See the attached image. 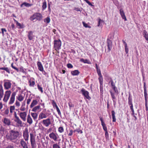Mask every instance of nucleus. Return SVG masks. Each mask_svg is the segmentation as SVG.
<instances>
[{"label": "nucleus", "mask_w": 148, "mask_h": 148, "mask_svg": "<svg viewBox=\"0 0 148 148\" xmlns=\"http://www.w3.org/2000/svg\"><path fill=\"white\" fill-rule=\"evenodd\" d=\"M6 138L8 140L13 141L20 138V133L17 131L11 130L9 133L7 134Z\"/></svg>", "instance_id": "1"}, {"label": "nucleus", "mask_w": 148, "mask_h": 148, "mask_svg": "<svg viewBox=\"0 0 148 148\" xmlns=\"http://www.w3.org/2000/svg\"><path fill=\"white\" fill-rule=\"evenodd\" d=\"M42 16L41 14L39 13H36L30 17L29 19L31 21H33L35 19L40 21L42 19Z\"/></svg>", "instance_id": "2"}, {"label": "nucleus", "mask_w": 148, "mask_h": 148, "mask_svg": "<svg viewBox=\"0 0 148 148\" xmlns=\"http://www.w3.org/2000/svg\"><path fill=\"white\" fill-rule=\"evenodd\" d=\"M146 84L145 82H144V96L145 98V106L146 107V110L147 111L148 110V107L147 106V90H146Z\"/></svg>", "instance_id": "3"}, {"label": "nucleus", "mask_w": 148, "mask_h": 148, "mask_svg": "<svg viewBox=\"0 0 148 148\" xmlns=\"http://www.w3.org/2000/svg\"><path fill=\"white\" fill-rule=\"evenodd\" d=\"M30 135L32 147V148H34L36 145L35 136H34L33 133H31Z\"/></svg>", "instance_id": "4"}, {"label": "nucleus", "mask_w": 148, "mask_h": 148, "mask_svg": "<svg viewBox=\"0 0 148 148\" xmlns=\"http://www.w3.org/2000/svg\"><path fill=\"white\" fill-rule=\"evenodd\" d=\"M11 81L9 80L5 79L4 80L3 86L6 90H8L10 88L11 86Z\"/></svg>", "instance_id": "5"}, {"label": "nucleus", "mask_w": 148, "mask_h": 148, "mask_svg": "<svg viewBox=\"0 0 148 148\" xmlns=\"http://www.w3.org/2000/svg\"><path fill=\"white\" fill-rule=\"evenodd\" d=\"M81 92L82 93V95H84L86 99L90 100L91 97L89 96V92L86 90L84 88H82L81 90Z\"/></svg>", "instance_id": "6"}, {"label": "nucleus", "mask_w": 148, "mask_h": 148, "mask_svg": "<svg viewBox=\"0 0 148 148\" xmlns=\"http://www.w3.org/2000/svg\"><path fill=\"white\" fill-rule=\"evenodd\" d=\"M11 93V92L10 90H7L5 92L4 97L3 99L4 102H6L8 101L10 96Z\"/></svg>", "instance_id": "7"}, {"label": "nucleus", "mask_w": 148, "mask_h": 148, "mask_svg": "<svg viewBox=\"0 0 148 148\" xmlns=\"http://www.w3.org/2000/svg\"><path fill=\"white\" fill-rule=\"evenodd\" d=\"M45 126L47 127L51 124L50 119L48 118L46 119L43 120L42 122Z\"/></svg>", "instance_id": "8"}, {"label": "nucleus", "mask_w": 148, "mask_h": 148, "mask_svg": "<svg viewBox=\"0 0 148 148\" xmlns=\"http://www.w3.org/2000/svg\"><path fill=\"white\" fill-rule=\"evenodd\" d=\"M16 95V92H13L12 93L11 97H10V99L9 102V104H12L14 103L15 100V97Z\"/></svg>", "instance_id": "9"}, {"label": "nucleus", "mask_w": 148, "mask_h": 148, "mask_svg": "<svg viewBox=\"0 0 148 148\" xmlns=\"http://www.w3.org/2000/svg\"><path fill=\"white\" fill-rule=\"evenodd\" d=\"M19 115L20 118L24 121L26 120V113L25 112H21L19 113Z\"/></svg>", "instance_id": "10"}, {"label": "nucleus", "mask_w": 148, "mask_h": 148, "mask_svg": "<svg viewBox=\"0 0 148 148\" xmlns=\"http://www.w3.org/2000/svg\"><path fill=\"white\" fill-rule=\"evenodd\" d=\"M99 118L101 122V125L103 127V130H104L105 132L108 131L107 127L106 126V125L103 121V118L101 117H99Z\"/></svg>", "instance_id": "11"}, {"label": "nucleus", "mask_w": 148, "mask_h": 148, "mask_svg": "<svg viewBox=\"0 0 148 148\" xmlns=\"http://www.w3.org/2000/svg\"><path fill=\"white\" fill-rule=\"evenodd\" d=\"M2 121L5 125L9 126L11 124L10 121L8 118H4L2 120Z\"/></svg>", "instance_id": "12"}, {"label": "nucleus", "mask_w": 148, "mask_h": 148, "mask_svg": "<svg viewBox=\"0 0 148 148\" xmlns=\"http://www.w3.org/2000/svg\"><path fill=\"white\" fill-rule=\"evenodd\" d=\"M23 136L25 141H27L28 140L29 135L27 130L23 132Z\"/></svg>", "instance_id": "13"}, {"label": "nucleus", "mask_w": 148, "mask_h": 148, "mask_svg": "<svg viewBox=\"0 0 148 148\" xmlns=\"http://www.w3.org/2000/svg\"><path fill=\"white\" fill-rule=\"evenodd\" d=\"M57 134H56L52 132L49 134V136L51 138L53 139L55 141H56L57 139Z\"/></svg>", "instance_id": "14"}, {"label": "nucleus", "mask_w": 148, "mask_h": 148, "mask_svg": "<svg viewBox=\"0 0 148 148\" xmlns=\"http://www.w3.org/2000/svg\"><path fill=\"white\" fill-rule=\"evenodd\" d=\"M14 121L18 124V126L20 127H22L23 125V123L21 121L20 119L19 118L15 119Z\"/></svg>", "instance_id": "15"}, {"label": "nucleus", "mask_w": 148, "mask_h": 148, "mask_svg": "<svg viewBox=\"0 0 148 148\" xmlns=\"http://www.w3.org/2000/svg\"><path fill=\"white\" fill-rule=\"evenodd\" d=\"M119 13L122 18L124 19L125 21H126L127 20V19L122 8H121L120 9Z\"/></svg>", "instance_id": "16"}, {"label": "nucleus", "mask_w": 148, "mask_h": 148, "mask_svg": "<svg viewBox=\"0 0 148 148\" xmlns=\"http://www.w3.org/2000/svg\"><path fill=\"white\" fill-rule=\"evenodd\" d=\"M20 143L23 148H28L26 143L24 140L23 139L21 140Z\"/></svg>", "instance_id": "17"}, {"label": "nucleus", "mask_w": 148, "mask_h": 148, "mask_svg": "<svg viewBox=\"0 0 148 148\" xmlns=\"http://www.w3.org/2000/svg\"><path fill=\"white\" fill-rule=\"evenodd\" d=\"M54 46H61V42L60 39L55 40L54 41Z\"/></svg>", "instance_id": "18"}, {"label": "nucleus", "mask_w": 148, "mask_h": 148, "mask_svg": "<svg viewBox=\"0 0 148 148\" xmlns=\"http://www.w3.org/2000/svg\"><path fill=\"white\" fill-rule=\"evenodd\" d=\"M37 65L38 67V69L40 71H43V68L40 62H38L37 63Z\"/></svg>", "instance_id": "19"}, {"label": "nucleus", "mask_w": 148, "mask_h": 148, "mask_svg": "<svg viewBox=\"0 0 148 148\" xmlns=\"http://www.w3.org/2000/svg\"><path fill=\"white\" fill-rule=\"evenodd\" d=\"M47 117L46 115L42 112H41L39 116L38 120H40L44 118H46Z\"/></svg>", "instance_id": "20"}, {"label": "nucleus", "mask_w": 148, "mask_h": 148, "mask_svg": "<svg viewBox=\"0 0 148 148\" xmlns=\"http://www.w3.org/2000/svg\"><path fill=\"white\" fill-rule=\"evenodd\" d=\"M28 37L29 39L30 40H32L33 38V32L31 31H29L28 33Z\"/></svg>", "instance_id": "21"}, {"label": "nucleus", "mask_w": 148, "mask_h": 148, "mask_svg": "<svg viewBox=\"0 0 148 148\" xmlns=\"http://www.w3.org/2000/svg\"><path fill=\"white\" fill-rule=\"evenodd\" d=\"M110 92L114 104L115 105L116 103V101H115L114 100V99H116V97L114 96V93H113L112 92V90H110Z\"/></svg>", "instance_id": "22"}, {"label": "nucleus", "mask_w": 148, "mask_h": 148, "mask_svg": "<svg viewBox=\"0 0 148 148\" xmlns=\"http://www.w3.org/2000/svg\"><path fill=\"white\" fill-rule=\"evenodd\" d=\"M71 74L73 76L77 75H78L80 72H79L78 70H75L73 71H72L71 72Z\"/></svg>", "instance_id": "23"}, {"label": "nucleus", "mask_w": 148, "mask_h": 148, "mask_svg": "<svg viewBox=\"0 0 148 148\" xmlns=\"http://www.w3.org/2000/svg\"><path fill=\"white\" fill-rule=\"evenodd\" d=\"M3 95V88L2 86L0 85V99L2 98Z\"/></svg>", "instance_id": "24"}, {"label": "nucleus", "mask_w": 148, "mask_h": 148, "mask_svg": "<svg viewBox=\"0 0 148 148\" xmlns=\"http://www.w3.org/2000/svg\"><path fill=\"white\" fill-rule=\"evenodd\" d=\"M38 103V101L36 100H33L30 106V108H32L35 105H36Z\"/></svg>", "instance_id": "25"}, {"label": "nucleus", "mask_w": 148, "mask_h": 148, "mask_svg": "<svg viewBox=\"0 0 148 148\" xmlns=\"http://www.w3.org/2000/svg\"><path fill=\"white\" fill-rule=\"evenodd\" d=\"M27 121L30 124H31L32 123V120L29 114L27 116Z\"/></svg>", "instance_id": "26"}, {"label": "nucleus", "mask_w": 148, "mask_h": 148, "mask_svg": "<svg viewBox=\"0 0 148 148\" xmlns=\"http://www.w3.org/2000/svg\"><path fill=\"white\" fill-rule=\"evenodd\" d=\"M111 113L112 118V121L113 122H115L116 121V119L115 115V112L114 110H112L111 111Z\"/></svg>", "instance_id": "27"}, {"label": "nucleus", "mask_w": 148, "mask_h": 148, "mask_svg": "<svg viewBox=\"0 0 148 148\" xmlns=\"http://www.w3.org/2000/svg\"><path fill=\"white\" fill-rule=\"evenodd\" d=\"M31 4H30L26 2H24L21 4V7H23V6H24L25 7H28L31 6Z\"/></svg>", "instance_id": "28"}, {"label": "nucleus", "mask_w": 148, "mask_h": 148, "mask_svg": "<svg viewBox=\"0 0 148 148\" xmlns=\"http://www.w3.org/2000/svg\"><path fill=\"white\" fill-rule=\"evenodd\" d=\"M128 103L129 105L133 104L132 103V98L131 97V94L130 93H129V94Z\"/></svg>", "instance_id": "29"}, {"label": "nucleus", "mask_w": 148, "mask_h": 148, "mask_svg": "<svg viewBox=\"0 0 148 148\" xmlns=\"http://www.w3.org/2000/svg\"><path fill=\"white\" fill-rule=\"evenodd\" d=\"M144 36L145 37L146 40L148 42V34L146 31H144L143 32Z\"/></svg>", "instance_id": "30"}, {"label": "nucleus", "mask_w": 148, "mask_h": 148, "mask_svg": "<svg viewBox=\"0 0 148 148\" xmlns=\"http://www.w3.org/2000/svg\"><path fill=\"white\" fill-rule=\"evenodd\" d=\"M31 115L34 120H35L37 119L38 116L37 113H31Z\"/></svg>", "instance_id": "31"}, {"label": "nucleus", "mask_w": 148, "mask_h": 148, "mask_svg": "<svg viewBox=\"0 0 148 148\" xmlns=\"http://www.w3.org/2000/svg\"><path fill=\"white\" fill-rule=\"evenodd\" d=\"M16 98L20 101H22L24 98V97L21 95H18V97H16Z\"/></svg>", "instance_id": "32"}, {"label": "nucleus", "mask_w": 148, "mask_h": 148, "mask_svg": "<svg viewBox=\"0 0 148 148\" xmlns=\"http://www.w3.org/2000/svg\"><path fill=\"white\" fill-rule=\"evenodd\" d=\"M99 83H103V78L102 75L101 74H99Z\"/></svg>", "instance_id": "33"}, {"label": "nucleus", "mask_w": 148, "mask_h": 148, "mask_svg": "<svg viewBox=\"0 0 148 148\" xmlns=\"http://www.w3.org/2000/svg\"><path fill=\"white\" fill-rule=\"evenodd\" d=\"M40 106L39 105L35 106L32 109V111L36 112L37 110H38L40 109Z\"/></svg>", "instance_id": "34"}, {"label": "nucleus", "mask_w": 148, "mask_h": 148, "mask_svg": "<svg viewBox=\"0 0 148 148\" xmlns=\"http://www.w3.org/2000/svg\"><path fill=\"white\" fill-rule=\"evenodd\" d=\"M29 86H30L34 87V85L35 84V82L34 81H31V80L29 81Z\"/></svg>", "instance_id": "35"}, {"label": "nucleus", "mask_w": 148, "mask_h": 148, "mask_svg": "<svg viewBox=\"0 0 148 148\" xmlns=\"http://www.w3.org/2000/svg\"><path fill=\"white\" fill-rule=\"evenodd\" d=\"M5 130V127H3L2 126L0 127V133L1 134H3Z\"/></svg>", "instance_id": "36"}, {"label": "nucleus", "mask_w": 148, "mask_h": 148, "mask_svg": "<svg viewBox=\"0 0 148 148\" xmlns=\"http://www.w3.org/2000/svg\"><path fill=\"white\" fill-rule=\"evenodd\" d=\"M0 70H4L6 71L7 73H10V71L9 69L7 67L0 68Z\"/></svg>", "instance_id": "37"}, {"label": "nucleus", "mask_w": 148, "mask_h": 148, "mask_svg": "<svg viewBox=\"0 0 148 148\" xmlns=\"http://www.w3.org/2000/svg\"><path fill=\"white\" fill-rule=\"evenodd\" d=\"M107 46H112V41L111 40H109L108 39H107Z\"/></svg>", "instance_id": "38"}, {"label": "nucleus", "mask_w": 148, "mask_h": 148, "mask_svg": "<svg viewBox=\"0 0 148 148\" xmlns=\"http://www.w3.org/2000/svg\"><path fill=\"white\" fill-rule=\"evenodd\" d=\"M52 148H60L59 145L57 143L53 144L52 146Z\"/></svg>", "instance_id": "39"}, {"label": "nucleus", "mask_w": 148, "mask_h": 148, "mask_svg": "<svg viewBox=\"0 0 148 148\" xmlns=\"http://www.w3.org/2000/svg\"><path fill=\"white\" fill-rule=\"evenodd\" d=\"M16 25L18 28H22L23 27V25L17 21H16Z\"/></svg>", "instance_id": "40"}, {"label": "nucleus", "mask_w": 148, "mask_h": 148, "mask_svg": "<svg viewBox=\"0 0 148 148\" xmlns=\"http://www.w3.org/2000/svg\"><path fill=\"white\" fill-rule=\"evenodd\" d=\"M20 71L22 72L23 73H25V75L27 74V72L25 71V69H24L23 67H21L20 68Z\"/></svg>", "instance_id": "41"}, {"label": "nucleus", "mask_w": 148, "mask_h": 148, "mask_svg": "<svg viewBox=\"0 0 148 148\" xmlns=\"http://www.w3.org/2000/svg\"><path fill=\"white\" fill-rule=\"evenodd\" d=\"M112 88L113 89L116 94H117L118 93V91L117 88L115 86L112 87Z\"/></svg>", "instance_id": "42"}, {"label": "nucleus", "mask_w": 148, "mask_h": 148, "mask_svg": "<svg viewBox=\"0 0 148 148\" xmlns=\"http://www.w3.org/2000/svg\"><path fill=\"white\" fill-rule=\"evenodd\" d=\"M50 18L49 17H47L46 18H45L44 20V22L47 23H48L50 22Z\"/></svg>", "instance_id": "43"}, {"label": "nucleus", "mask_w": 148, "mask_h": 148, "mask_svg": "<svg viewBox=\"0 0 148 148\" xmlns=\"http://www.w3.org/2000/svg\"><path fill=\"white\" fill-rule=\"evenodd\" d=\"M15 109V106H11L10 108V112L11 113L13 112V111Z\"/></svg>", "instance_id": "44"}, {"label": "nucleus", "mask_w": 148, "mask_h": 148, "mask_svg": "<svg viewBox=\"0 0 148 148\" xmlns=\"http://www.w3.org/2000/svg\"><path fill=\"white\" fill-rule=\"evenodd\" d=\"M47 7L46 2L45 1L43 3V5H42V8L43 10L45 9Z\"/></svg>", "instance_id": "45"}, {"label": "nucleus", "mask_w": 148, "mask_h": 148, "mask_svg": "<svg viewBox=\"0 0 148 148\" xmlns=\"http://www.w3.org/2000/svg\"><path fill=\"white\" fill-rule=\"evenodd\" d=\"M60 47H53V49L56 51L58 53H59V50L60 49Z\"/></svg>", "instance_id": "46"}, {"label": "nucleus", "mask_w": 148, "mask_h": 148, "mask_svg": "<svg viewBox=\"0 0 148 148\" xmlns=\"http://www.w3.org/2000/svg\"><path fill=\"white\" fill-rule=\"evenodd\" d=\"M37 87L38 90L40 91L42 93L43 92L42 88L41 87L39 84L37 85Z\"/></svg>", "instance_id": "47"}, {"label": "nucleus", "mask_w": 148, "mask_h": 148, "mask_svg": "<svg viewBox=\"0 0 148 148\" xmlns=\"http://www.w3.org/2000/svg\"><path fill=\"white\" fill-rule=\"evenodd\" d=\"M58 131L60 133H62L64 131V129L62 127H60L58 129Z\"/></svg>", "instance_id": "48"}, {"label": "nucleus", "mask_w": 148, "mask_h": 148, "mask_svg": "<svg viewBox=\"0 0 148 148\" xmlns=\"http://www.w3.org/2000/svg\"><path fill=\"white\" fill-rule=\"evenodd\" d=\"M1 30L2 31V33L3 34V36H4V32H6L7 30L5 28H1Z\"/></svg>", "instance_id": "49"}, {"label": "nucleus", "mask_w": 148, "mask_h": 148, "mask_svg": "<svg viewBox=\"0 0 148 148\" xmlns=\"http://www.w3.org/2000/svg\"><path fill=\"white\" fill-rule=\"evenodd\" d=\"M52 103L53 107L55 106L56 108V107H58V106L57 105L56 103L54 100H53L52 101Z\"/></svg>", "instance_id": "50"}, {"label": "nucleus", "mask_w": 148, "mask_h": 148, "mask_svg": "<svg viewBox=\"0 0 148 148\" xmlns=\"http://www.w3.org/2000/svg\"><path fill=\"white\" fill-rule=\"evenodd\" d=\"M105 137H106V138L107 139H108L109 138V136L108 131L105 132Z\"/></svg>", "instance_id": "51"}, {"label": "nucleus", "mask_w": 148, "mask_h": 148, "mask_svg": "<svg viewBox=\"0 0 148 148\" xmlns=\"http://www.w3.org/2000/svg\"><path fill=\"white\" fill-rule=\"evenodd\" d=\"M67 66L68 68L71 69L73 68V66L70 63L68 64Z\"/></svg>", "instance_id": "52"}, {"label": "nucleus", "mask_w": 148, "mask_h": 148, "mask_svg": "<svg viewBox=\"0 0 148 148\" xmlns=\"http://www.w3.org/2000/svg\"><path fill=\"white\" fill-rule=\"evenodd\" d=\"M68 105L70 109L74 106V105H73L72 103L71 102H69L68 103Z\"/></svg>", "instance_id": "53"}, {"label": "nucleus", "mask_w": 148, "mask_h": 148, "mask_svg": "<svg viewBox=\"0 0 148 148\" xmlns=\"http://www.w3.org/2000/svg\"><path fill=\"white\" fill-rule=\"evenodd\" d=\"M74 132H77L78 133H82L83 132L82 130L79 129H77L74 131Z\"/></svg>", "instance_id": "54"}, {"label": "nucleus", "mask_w": 148, "mask_h": 148, "mask_svg": "<svg viewBox=\"0 0 148 148\" xmlns=\"http://www.w3.org/2000/svg\"><path fill=\"white\" fill-rule=\"evenodd\" d=\"M84 63H88V64H91V62L89 61L87 59H86L84 60Z\"/></svg>", "instance_id": "55"}, {"label": "nucleus", "mask_w": 148, "mask_h": 148, "mask_svg": "<svg viewBox=\"0 0 148 148\" xmlns=\"http://www.w3.org/2000/svg\"><path fill=\"white\" fill-rule=\"evenodd\" d=\"M110 79V80L111 85L112 87L114 86H115L114 84H113V82L111 78H109Z\"/></svg>", "instance_id": "56"}, {"label": "nucleus", "mask_w": 148, "mask_h": 148, "mask_svg": "<svg viewBox=\"0 0 148 148\" xmlns=\"http://www.w3.org/2000/svg\"><path fill=\"white\" fill-rule=\"evenodd\" d=\"M56 110L58 112V114L59 115H60L61 114L59 108H58V106L56 107Z\"/></svg>", "instance_id": "57"}, {"label": "nucleus", "mask_w": 148, "mask_h": 148, "mask_svg": "<svg viewBox=\"0 0 148 148\" xmlns=\"http://www.w3.org/2000/svg\"><path fill=\"white\" fill-rule=\"evenodd\" d=\"M83 23V24L84 26L85 27H88L89 28H90V27H90V26H88V25L87 24L85 23L84 22H82Z\"/></svg>", "instance_id": "58"}, {"label": "nucleus", "mask_w": 148, "mask_h": 148, "mask_svg": "<svg viewBox=\"0 0 148 148\" xmlns=\"http://www.w3.org/2000/svg\"><path fill=\"white\" fill-rule=\"evenodd\" d=\"M11 27L12 28L13 30H14L15 29V27L13 23H12L11 25Z\"/></svg>", "instance_id": "59"}, {"label": "nucleus", "mask_w": 148, "mask_h": 148, "mask_svg": "<svg viewBox=\"0 0 148 148\" xmlns=\"http://www.w3.org/2000/svg\"><path fill=\"white\" fill-rule=\"evenodd\" d=\"M15 104L16 106H18V107H19L20 106V103L17 100L16 101Z\"/></svg>", "instance_id": "60"}, {"label": "nucleus", "mask_w": 148, "mask_h": 148, "mask_svg": "<svg viewBox=\"0 0 148 148\" xmlns=\"http://www.w3.org/2000/svg\"><path fill=\"white\" fill-rule=\"evenodd\" d=\"M5 148H14V147L13 145H9L8 146L6 147Z\"/></svg>", "instance_id": "61"}, {"label": "nucleus", "mask_w": 148, "mask_h": 148, "mask_svg": "<svg viewBox=\"0 0 148 148\" xmlns=\"http://www.w3.org/2000/svg\"><path fill=\"white\" fill-rule=\"evenodd\" d=\"M100 88V93L101 94H103V88Z\"/></svg>", "instance_id": "62"}, {"label": "nucleus", "mask_w": 148, "mask_h": 148, "mask_svg": "<svg viewBox=\"0 0 148 148\" xmlns=\"http://www.w3.org/2000/svg\"><path fill=\"white\" fill-rule=\"evenodd\" d=\"M73 132V131L72 130H71L70 131V132L68 134L69 136H71L72 134V133Z\"/></svg>", "instance_id": "63"}, {"label": "nucleus", "mask_w": 148, "mask_h": 148, "mask_svg": "<svg viewBox=\"0 0 148 148\" xmlns=\"http://www.w3.org/2000/svg\"><path fill=\"white\" fill-rule=\"evenodd\" d=\"M31 101V99H29V98L27 100V104H29V103Z\"/></svg>", "instance_id": "64"}]
</instances>
